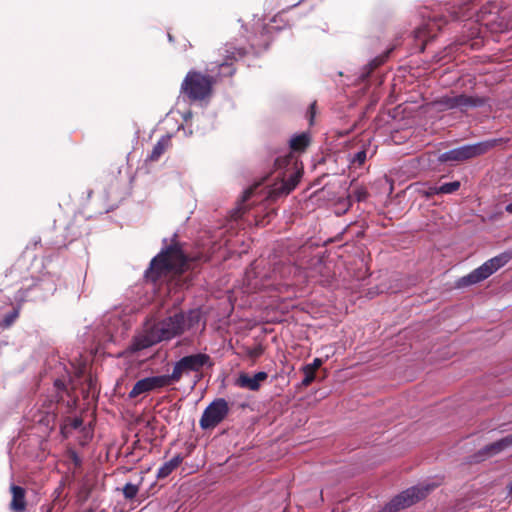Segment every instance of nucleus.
<instances>
[{
    "instance_id": "nucleus-26",
    "label": "nucleus",
    "mask_w": 512,
    "mask_h": 512,
    "mask_svg": "<svg viewBox=\"0 0 512 512\" xmlns=\"http://www.w3.org/2000/svg\"><path fill=\"white\" fill-rule=\"evenodd\" d=\"M367 158V152L365 149L358 151L353 158L351 159V163L353 165L362 166Z\"/></svg>"
},
{
    "instance_id": "nucleus-35",
    "label": "nucleus",
    "mask_w": 512,
    "mask_h": 512,
    "mask_svg": "<svg viewBox=\"0 0 512 512\" xmlns=\"http://www.w3.org/2000/svg\"><path fill=\"white\" fill-rule=\"evenodd\" d=\"M254 192V188L250 187L248 189H246L244 192H243V196H242V202H245L247 201L248 199H250V197L252 196Z\"/></svg>"
},
{
    "instance_id": "nucleus-24",
    "label": "nucleus",
    "mask_w": 512,
    "mask_h": 512,
    "mask_svg": "<svg viewBox=\"0 0 512 512\" xmlns=\"http://www.w3.org/2000/svg\"><path fill=\"white\" fill-rule=\"evenodd\" d=\"M302 371L304 378L302 380V386L307 387L315 380V371L311 370L310 367L303 366Z\"/></svg>"
},
{
    "instance_id": "nucleus-3",
    "label": "nucleus",
    "mask_w": 512,
    "mask_h": 512,
    "mask_svg": "<svg viewBox=\"0 0 512 512\" xmlns=\"http://www.w3.org/2000/svg\"><path fill=\"white\" fill-rule=\"evenodd\" d=\"M213 366L214 362L208 354H190L174 363L172 373L177 383L183 377L193 374V385H196L203 378V369L205 367L212 368Z\"/></svg>"
},
{
    "instance_id": "nucleus-2",
    "label": "nucleus",
    "mask_w": 512,
    "mask_h": 512,
    "mask_svg": "<svg viewBox=\"0 0 512 512\" xmlns=\"http://www.w3.org/2000/svg\"><path fill=\"white\" fill-rule=\"evenodd\" d=\"M215 83L214 76L191 70L181 83L180 93L190 102L203 101L212 95Z\"/></svg>"
},
{
    "instance_id": "nucleus-20",
    "label": "nucleus",
    "mask_w": 512,
    "mask_h": 512,
    "mask_svg": "<svg viewBox=\"0 0 512 512\" xmlns=\"http://www.w3.org/2000/svg\"><path fill=\"white\" fill-rule=\"evenodd\" d=\"M65 486H66V480L62 479L52 493V498H53L52 502L54 505H58V508L60 510H62L64 508L65 504L63 503V501L67 497V495L63 496Z\"/></svg>"
},
{
    "instance_id": "nucleus-13",
    "label": "nucleus",
    "mask_w": 512,
    "mask_h": 512,
    "mask_svg": "<svg viewBox=\"0 0 512 512\" xmlns=\"http://www.w3.org/2000/svg\"><path fill=\"white\" fill-rule=\"evenodd\" d=\"M159 337L155 334L153 329L151 328L147 334L135 337L133 342L131 343L129 350L131 352H138L143 349L149 348L157 343H159Z\"/></svg>"
},
{
    "instance_id": "nucleus-32",
    "label": "nucleus",
    "mask_w": 512,
    "mask_h": 512,
    "mask_svg": "<svg viewBox=\"0 0 512 512\" xmlns=\"http://www.w3.org/2000/svg\"><path fill=\"white\" fill-rule=\"evenodd\" d=\"M316 114V101L312 102L307 111V117L310 125L314 124V118Z\"/></svg>"
},
{
    "instance_id": "nucleus-21",
    "label": "nucleus",
    "mask_w": 512,
    "mask_h": 512,
    "mask_svg": "<svg viewBox=\"0 0 512 512\" xmlns=\"http://www.w3.org/2000/svg\"><path fill=\"white\" fill-rule=\"evenodd\" d=\"M297 165V158L294 156L293 152H289L284 156L278 157L275 160V167L276 169H282V168H296Z\"/></svg>"
},
{
    "instance_id": "nucleus-6",
    "label": "nucleus",
    "mask_w": 512,
    "mask_h": 512,
    "mask_svg": "<svg viewBox=\"0 0 512 512\" xmlns=\"http://www.w3.org/2000/svg\"><path fill=\"white\" fill-rule=\"evenodd\" d=\"M501 143V139H491L475 144L464 145L451 149L439 156L440 162H462L487 153Z\"/></svg>"
},
{
    "instance_id": "nucleus-9",
    "label": "nucleus",
    "mask_w": 512,
    "mask_h": 512,
    "mask_svg": "<svg viewBox=\"0 0 512 512\" xmlns=\"http://www.w3.org/2000/svg\"><path fill=\"white\" fill-rule=\"evenodd\" d=\"M186 319L183 313H175L162 321L156 323L152 329L159 337L160 342L170 340L182 334L186 330Z\"/></svg>"
},
{
    "instance_id": "nucleus-18",
    "label": "nucleus",
    "mask_w": 512,
    "mask_h": 512,
    "mask_svg": "<svg viewBox=\"0 0 512 512\" xmlns=\"http://www.w3.org/2000/svg\"><path fill=\"white\" fill-rule=\"evenodd\" d=\"M151 391H154L152 388L151 381H150L149 377H146V378L138 380L134 384L133 388L129 392V398L133 399V398L138 397L141 394L148 393Z\"/></svg>"
},
{
    "instance_id": "nucleus-14",
    "label": "nucleus",
    "mask_w": 512,
    "mask_h": 512,
    "mask_svg": "<svg viewBox=\"0 0 512 512\" xmlns=\"http://www.w3.org/2000/svg\"><path fill=\"white\" fill-rule=\"evenodd\" d=\"M172 146L171 136H162L154 145L151 153L147 156L146 161L156 162L161 156Z\"/></svg>"
},
{
    "instance_id": "nucleus-12",
    "label": "nucleus",
    "mask_w": 512,
    "mask_h": 512,
    "mask_svg": "<svg viewBox=\"0 0 512 512\" xmlns=\"http://www.w3.org/2000/svg\"><path fill=\"white\" fill-rule=\"evenodd\" d=\"M10 492L12 499L10 502V510L12 512H26L27 501H26V490L18 485H11Z\"/></svg>"
},
{
    "instance_id": "nucleus-39",
    "label": "nucleus",
    "mask_w": 512,
    "mask_h": 512,
    "mask_svg": "<svg viewBox=\"0 0 512 512\" xmlns=\"http://www.w3.org/2000/svg\"><path fill=\"white\" fill-rule=\"evenodd\" d=\"M423 34H424V30H422V29H418V30L416 31V37H417V38L422 37V35H423Z\"/></svg>"
},
{
    "instance_id": "nucleus-5",
    "label": "nucleus",
    "mask_w": 512,
    "mask_h": 512,
    "mask_svg": "<svg viewBox=\"0 0 512 512\" xmlns=\"http://www.w3.org/2000/svg\"><path fill=\"white\" fill-rule=\"evenodd\" d=\"M512 259V251H505L489 260L484 262L480 267L474 269L471 273L463 276L457 280V287L463 288L473 284H477L489 276H491L498 269L506 265Z\"/></svg>"
},
{
    "instance_id": "nucleus-16",
    "label": "nucleus",
    "mask_w": 512,
    "mask_h": 512,
    "mask_svg": "<svg viewBox=\"0 0 512 512\" xmlns=\"http://www.w3.org/2000/svg\"><path fill=\"white\" fill-rule=\"evenodd\" d=\"M310 144V137L307 133H301L291 138L289 146L291 152H304Z\"/></svg>"
},
{
    "instance_id": "nucleus-42",
    "label": "nucleus",
    "mask_w": 512,
    "mask_h": 512,
    "mask_svg": "<svg viewBox=\"0 0 512 512\" xmlns=\"http://www.w3.org/2000/svg\"><path fill=\"white\" fill-rule=\"evenodd\" d=\"M168 38H169L170 41L173 40V37L171 36V34H168Z\"/></svg>"
},
{
    "instance_id": "nucleus-8",
    "label": "nucleus",
    "mask_w": 512,
    "mask_h": 512,
    "mask_svg": "<svg viewBox=\"0 0 512 512\" xmlns=\"http://www.w3.org/2000/svg\"><path fill=\"white\" fill-rule=\"evenodd\" d=\"M230 408L224 398L213 400L203 411L199 425L203 430L214 429L229 414Z\"/></svg>"
},
{
    "instance_id": "nucleus-37",
    "label": "nucleus",
    "mask_w": 512,
    "mask_h": 512,
    "mask_svg": "<svg viewBox=\"0 0 512 512\" xmlns=\"http://www.w3.org/2000/svg\"><path fill=\"white\" fill-rule=\"evenodd\" d=\"M56 505L53 504V502L49 505H43L41 507V509L44 511V512H52L53 511V508L55 507Z\"/></svg>"
},
{
    "instance_id": "nucleus-17",
    "label": "nucleus",
    "mask_w": 512,
    "mask_h": 512,
    "mask_svg": "<svg viewBox=\"0 0 512 512\" xmlns=\"http://www.w3.org/2000/svg\"><path fill=\"white\" fill-rule=\"evenodd\" d=\"M153 390H160L169 386H172L176 384V380L173 376V373L171 374H165V375H157V376H151L149 377Z\"/></svg>"
},
{
    "instance_id": "nucleus-7",
    "label": "nucleus",
    "mask_w": 512,
    "mask_h": 512,
    "mask_svg": "<svg viewBox=\"0 0 512 512\" xmlns=\"http://www.w3.org/2000/svg\"><path fill=\"white\" fill-rule=\"evenodd\" d=\"M435 488V485L413 486L395 496L387 503L381 512H397L408 508L425 498Z\"/></svg>"
},
{
    "instance_id": "nucleus-41",
    "label": "nucleus",
    "mask_w": 512,
    "mask_h": 512,
    "mask_svg": "<svg viewBox=\"0 0 512 512\" xmlns=\"http://www.w3.org/2000/svg\"><path fill=\"white\" fill-rule=\"evenodd\" d=\"M302 1L303 0H298V1L294 2V3H292L291 7H295V6L299 5Z\"/></svg>"
},
{
    "instance_id": "nucleus-27",
    "label": "nucleus",
    "mask_w": 512,
    "mask_h": 512,
    "mask_svg": "<svg viewBox=\"0 0 512 512\" xmlns=\"http://www.w3.org/2000/svg\"><path fill=\"white\" fill-rule=\"evenodd\" d=\"M368 191L366 188L364 187H357L354 191H353V195L352 197L358 201V202H362V201H365L367 198H368Z\"/></svg>"
},
{
    "instance_id": "nucleus-40",
    "label": "nucleus",
    "mask_w": 512,
    "mask_h": 512,
    "mask_svg": "<svg viewBox=\"0 0 512 512\" xmlns=\"http://www.w3.org/2000/svg\"><path fill=\"white\" fill-rule=\"evenodd\" d=\"M505 210L508 213H512V202L506 205Z\"/></svg>"
},
{
    "instance_id": "nucleus-34",
    "label": "nucleus",
    "mask_w": 512,
    "mask_h": 512,
    "mask_svg": "<svg viewBox=\"0 0 512 512\" xmlns=\"http://www.w3.org/2000/svg\"><path fill=\"white\" fill-rule=\"evenodd\" d=\"M440 194V191H438V186H431L428 188L427 191L424 192V196L427 198L433 197L434 195Z\"/></svg>"
},
{
    "instance_id": "nucleus-11",
    "label": "nucleus",
    "mask_w": 512,
    "mask_h": 512,
    "mask_svg": "<svg viewBox=\"0 0 512 512\" xmlns=\"http://www.w3.org/2000/svg\"><path fill=\"white\" fill-rule=\"evenodd\" d=\"M268 374L264 371L257 372L255 375L250 376L247 373H241L236 380V384L241 388H246L251 391H258L262 382L266 381Z\"/></svg>"
},
{
    "instance_id": "nucleus-36",
    "label": "nucleus",
    "mask_w": 512,
    "mask_h": 512,
    "mask_svg": "<svg viewBox=\"0 0 512 512\" xmlns=\"http://www.w3.org/2000/svg\"><path fill=\"white\" fill-rule=\"evenodd\" d=\"M388 54H389V51L383 57L374 59L372 61L373 66L377 67L380 64H382L385 61V59L388 57Z\"/></svg>"
},
{
    "instance_id": "nucleus-31",
    "label": "nucleus",
    "mask_w": 512,
    "mask_h": 512,
    "mask_svg": "<svg viewBox=\"0 0 512 512\" xmlns=\"http://www.w3.org/2000/svg\"><path fill=\"white\" fill-rule=\"evenodd\" d=\"M90 492L91 488L85 482H83L78 491L79 499H81L82 501H86L90 496Z\"/></svg>"
},
{
    "instance_id": "nucleus-15",
    "label": "nucleus",
    "mask_w": 512,
    "mask_h": 512,
    "mask_svg": "<svg viewBox=\"0 0 512 512\" xmlns=\"http://www.w3.org/2000/svg\"><path fill=\"white\" fill-rule=\"evenodd\" d=\"M183 457L180 454L175 455L172 459L165 462L157 472L158 479L168 477L182 463Z\"/></svg>"
},
{
    "instance_id": "nucleus-22",
    "label": "nucleus",
    "mask_w": 512,
    "mask_h": 512,
    "mask_svg": "<svg viewBox=\"0 0 512 512\" xmlns=\"http://www.w3.org/2000/svg\"><path fill=\"white\" fill-rule=\"evenodd\" d=\"M302 175L301 170L292 171L284 182L285 193H290L298 185Z\"/></svg>"
},
{
    "instance_id": "nucleus-25",
    "label": "nucleus",
    "mask_w": 512,
    "mask_h": 512,
    "mask_svg": "<svg viewBox=\"0 0 512 512\" xmlns=\"http://www.w3.org/2000/svg\"><path fill=\"white\" fill-rule=\"evenodd\" d=\"M506 446H507V441L505 439H503L501 441L492 443L491 445L487 446L485 448V450L488 454L492 455V454H496V453L500 452Z\"/></svg>"
},
{
    "instance_id": "nucleus-4",
    "label": "nucleus",
    "mask_w": 512,
    "mask_h": 512,
    "mask_svg": "<svg viewBox=\"0 0 512 512\" xmlns=\"http://www.w3.org/2000/svg\"><path fill=\"white\" fill-rule=\"evenodd\" d=\"M247 55V50L244 47H235L230 43L225 44L219 49L220 59L211 63L212 67L208 71L215 72L217 70L216 80L223 77H232L236 68L234 63L244 58Z\"/></svg>"
},
{
    "instance_id": "nucleus-19",
    "label": "nucleus",
    "mask_w": 512,
    "mask_h": 512,
    "mask_svg": "<svg viewBox=\"0 0 512 512\" xmlns=\"http://www.w3.org/2000/svg\"><path fill=\"white\" fill-rule=\"evenodd\" d=\"M139 488L140 484L126 483L121 489L124 499L128 502L138 501L140 503L142 500L137 499Z\"/></svg>"
},
{
    "instance_id": "nucleus-33",
    "label": "nucleus",
    "mask_w": 512,
    "mask_h": 512,
    "mask_svg": "<svg viewBox=\"0 0 512 512\" xmlns=\"http://www.w3.org/2000/svg\"><path fill=\"white\" fill-rule=\"evenodd\" d=\"M323 364L322 359L315 358L312 363L305 365L306 367H310L311 370L317 371Z\"/></svg>"
},
{
    "instance_id": "nucleus-10",
    "label": "nucleus",
    "mask_w": 512,
    "mask_h": 512,
    "mask_svg": "<svg viewBox=\"0 0 512 512\" xmlns=\"http://www.w3.org/2000/svg\"><path fill=\"white\" fill-rule=\"evenodd\" d=\"M486 103V100L478 96H468L465 94L459 95H445L440 97L436 104L443 110L460 109L462 112L470 108L481 107Z\"/></svg>"
},
{
    "instance_id": "nucleus-23",
    "label": "nucleus",
    "mask_w": 512,
    "mask_h": 512,
    "mask_svg": "<svg viewBox=\"0 0 512 512\" xmlns=\"http://www.w3.org/2000/svg\"><path fill=\"white\" fill-rule=\"evenodd\" d=\"M460 186L461 184L459 181L444 183L441 186H438V191H440V194H452L459 190Z\"/></svg>"
},
{
    "instance_id": "nucleus-38",
    "label": "nucleus",
    "mask_w": 512,
    "mask_h": 512,
    "mask_svg": "<svg viewBox=\"0 0 512 512\" xmlns=\"http://www.w3.org/2000/svg\"><path fill=\"white\" fill-rule=\"evenodd\" d=\"M55 386H56L57 388H59V389H64V388H65V384H64V382H63V381H61V380H59V379H57V380L55 381Z\"/></svg>"
},
{
    "instance_id": "nucleus-29",
    "label": "nucleus",
    "mask_w": 512,
    "mask_h": 512,
    "mask_svg": "<svg viewBox=\"0 0 512 512\" xmlns=\"http://www.w3.org/2000/svg\"><path fill=\"white\" fill-rule=\"evenodd\" d=\"M68 458L73 463L75 469H80L82 466V459L75 450L68 451ZM76 470H74L75 472Z\"/></svg>"
},
{
    "instance_id": "nucleus-30",
    "label": "nucleus",
    "mask_w": 512,
    "mask_h": 512,
    "mask_svg": "<svg viewBox=\"0 0 512 512\" xmlns=\"http://www.w3.org/2000/svg\"><path fill=\"white\" fill-rule=\"evenodd\" d=\"M18 316H19V311L17 309H14L12 312L5 315V317L3 319L4 326L9 327L10 325H12L14 323V321L18 318Z\"/></svg>"
},
{
    "instance_id": "nucleus-28",
    "label": "nucleus",
    "mask_w": 512,
    "mask_h": 512,
    "mask_svg": "<svg viewBox=\"0 0 512 512\" xmlns=\"http://www.w3.org/2000/svg\"><path fill=\"white\" fill-rule=\"evenodd\" d=\"M82 425H83L82 418H80V417L68 418L62 429L64 430L67 427H70L71 429H79Z\"/></svg>"
},
{
    "instance_id": "nucleus-1",
    "label": "nucleus",
    "mask_w": 512,
    "mask_h": 512,
    "mask_svg": "<svg viewBox=\"0 0 512 512\" xmlns=\"http://www.w3.org/2000/svg\"><path fill=\"white\" fill-rule=\"evenodd\" d=\"M208 257L202 253L186 255L182 244L173 240L170 245L162 249L150 262L145 271L148 282L157 283L169 276H179L189 269L190 263L206 262Z\"/></svg>"
}]
</instances>
